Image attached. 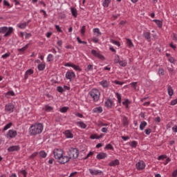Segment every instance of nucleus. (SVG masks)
I'll return each instance as SVG.
<instances>
[{
  "label": "nucleus",
  "mask_w": 177,
  "mask_h": 177,
  "mask_svg": "<svg viewBox=\"0 0 177 177\" xmlns=\"http://www.w3.org/2000/svg\"><path fill=\"white\" fill-rule=\"evenodd\" d=\"M54 158L59 164H66L68 162L67 156H63V151L61 149H55L53 151Z\"/></svg>",
  "instance_id": "nucleus-1"
},
{
  "label": "nucleus",
  "mask_w": 177,
  "mask_h": 177,
  "mask_svg": "<svg viewBox=\"0 0 177 177\" xmlns=\"http://www.w3.org/2000/svg\"><path fill=\"white\" fill-rule=\"evenodd\" d=\"M42 131H44V124L42 123H35L29 128V134L30 136H35L42 133Z\"/></svg>",
  "instance_id": "nucleus-2"
},
{
  "label": "nucleus",
  "mask_w": 177,
  "mask_h": 177,
  "mask_svg": "<svg viewBox=\"0 0 177 177\" xmlns=\"http://www.w3.org/2000/svg\"><path fill=\"white\" fill-rule=\"evenodd\" d=\"M68 161L73 158V160H75L78 158V156H80V151L77 148H70L68 151Z\"/></svg>",
  "instance_id": "nucleus-3"
},
{
  "label": "nucleus",
  "mask_w": 177,
  "mask_h": 177,
  "mask_svg": "<svg viewBox=\"0 0 177 177\" xmlns=\"http://www.w3.org/2000/svg\"><path fill=\"white\" fill-rule=\"evenodd\" d=\"M88 95L93 99V102H97L100 97V91L97 88H93L88 93Z\"/></svg>",
  "instance_id": "nucleus-4"
},
{
  "label": "nucleus",
  "mask_w": 177,
  "mask_h": 177,
  "mask_svg": "<svg viewBox=\"0 0 177 177\" xmlns=\"http://www.w3.org/2000/svg\"><path fill=\"white\" fill-rule=\"evenodd\" d=\"M12 32H13V28L12 27H10L9 28L6 26L0 28V34H4V37H9Z\"/></svg>",
  "instance_id": "nucleus-5"
},
{
  "label": "nucleus",
  "mask_w": 177,
  "mask_h": 177,
  "mask_svg": "<svg viewBox=\"0 0 177 177\" xmlns=\"http://www.w3.org/2000/svg\"><path fill=\"white\" fill-rule=\"evenodd\" d=\"M15 111V105L12 103H8L5 106V111L7 113H13Z\"/></svg>",
  "instance_id": "nucleus-6"
},
{
  "label": "nucleus",
  "mask_w": 177,
  "mask_h": 177,
  "mask_svg": "<svg viewBox=\"0 0 177 177\" xmlns=\"http://www.w3.org/2000/svg\"><path fill=\"white\" fill-rule=\"evenodd\" d=\"M136 167L138 171H142L146 168V163L143 160H141L136 163Z\"/></svg>",
  "instance_id": "nucleus-7"
},
{
  "label": "nucleus",
  "mask_w": 177,
  "mask_h": 177,
  "mask_svg": "<svg viewBox=\"0 0 177 177\" xmlns=\"http://www.w3.org/2000/svg\"><path fill=\"white\" fill-rule=\"evenodd\" d=\"M91 54L95 56V57H97V59H100V60H104V56L100 54L99 52L96 51V50H92Z\"/></svg>",
  "instance_id": "nucleus-8"
},
{
  "label": "nucleus",
  "mask_w": 177,
  "mask_h": 177,
  "mask_svg": "<svg viewBox=\"0 0 177 177\" xmlns=\"http://www.w3.org/2000/svg\"><path fill=\"white\" fill-rule=\"evenodd\" d=\"M15 136H17V131L15 130H9L7 133V138L8 139H13Z\"/></svg>",
  "instance_id": "nucleus-9"
},
{
  "label": "nucleus",
  "mask_w": 177,
  "mask_h": 177,
  "mask_svg": "<svg viewBox=\"0 0 177 177\" xmlns=\"http://www.w3.org/2000/svg\"><path fill=\"white\" fill-rule=\"evenodd\" d=\"M104 104L106 109H111L114 106V101H113L111 99H107L105 101Z\"/></svg>",
  "instance_id": "nucleus-10"
},
{
  "label": "nucleus",
  "mask_w": 177,
  "mask_h": 177,
  "mask_svg": "<svg viewBox=\"0 0 177 177\" xmlns=\"http://www.w3.org/2000/svg\"><path fill=\"white\" fill-rule=\"evenodd\" d=\"M66 78L71 81L73 78H75V73L73 71H68L66 73Z\"/></svg>",
  "instance_id": "nucleus-11"
},
{
  "label": "nucleus",
  "mask_w": 177,
  "mask_h": 177,
  "mask_svg": "<svg viewBox=\"0 0 177 177\" xmlns=\"http://www.w3.org/2000/svg\"><path fill=\"white\" fill-rule=\"evenodd\" d=\"M20 150V146L19 145H12L8 148V151H19Z\"/></svg>",
  "instance_id": "nucleus-12"
},
{
  "label": "nucleus",
  "mask_w": 177,
  "mask_h": 177,
  "mask_svg": "<svg viewBox=\"0 0 177 177\" xmlns=\"http://www.w3.org/2000/svg\"><path fill=\"white\" fill-rule=\"evenodd\" d=\"M107 156L108 155L106 153L101 152L97 155L96 158L97 160H104V158H107Z\"/></svg>",
  "instance_id": "nucleus-13"
},
{
  "label": "nucleus",
  "mask_w": 177,
  "mask_h": 177,
  "mask_svg": "<svg viewBox=\"0 0 177 177\" xmlns=\"http://www.w3.org/2000/svg\"><path fill=\"white\" fill-rule=\"evenodd\" d=\"M142 37L148 41V42H150L151 41V33L150 32H145L142 35Z\"/></svg>",
  "instance_id": "nucleus-14"
},
{
  "label": "nucleus",
  "mask_w": 177,
  "mask_h": 177,
  "mask_svg": "<svg viewBox=\"0 0 177 177\" xmlns=\"http://www.w3.org/2000/svg\"><path fill=\"white\" fill-rule=\"evenodd\" d=\"M88 171H89L91 175H93V176H97L100 174H103V171H102V170H94L92 169H89Z\"/></svg>",
  "instance_id": "nucleus-15"
},
{
  "label": "nucleus",
  "mask_w": 177,
  "mask_h": 177,
  "mask_svg": "<svg viewBox=\"0 0 177 177\" xmlns=\"http://www.w3.org/2000/svg\"><path fill=\"white\" fill-rule=\"evenodd\" d=\"M100 85L104 88H108L110 86V82L103 80L100 82Z\"/></svg>",
  "instance_id": "nucleus-16"
},
{
  "label": "nucleus",
  "mask_w": 177,
  "mask_h": 177,
  "mask_svg": "<svg viewBox=\"0 0 177 177\" xmlns=\"http://www.w3.org/2000/svg\"><path fill=\"white\" fill-rule=\"evenodd\" d=\"M64 133L66 138H67L68 139H73V138H74V135L71 133V131L70 130L65 131Z\"/></svg>",
  "instance_id": "nucleus-17"
},
{
  "label": "nucleus",
  "mask_w": 177,
  "mask_h": 177,
  "mask_svg": "<svg viewBox=\"0 0 177 177\" xmlns=\"http://www.w3.org/2000/svg\"><path fill=\"white\" fill-rule=\"evenodd\" d=\"M109 167H115L117 165H120V160L118 159H115L114 160H112L109 163Z\"/></svg>",
  "instance_id": "nucleus-18"
},
{
  "label": "nucleus",
  "mask_w": 177,
  "mask_h": 177,
  "mask_svg": "<svg viewBox=\"0 0 177 177\" xmlns=\"http://www.w3.org/2000/svg\"><path fill=\"white\" fill-rule=\"evenodd\" d=\"M93 113L100 114V113H103V108L102 106L95 107L93 109Z\"/></svg>",
  "instance_id": "nucleus-19"
},
{
  "label": "nucleus",
  "mask_w": 177,
  "mask_h": 177,
  "mask_svg": "<svg viewBox=\"0 0 177 177\" xmlns=\"http://www.w3.org/2000/svg\"><path fill=\"white\" fill-rule=\"evenodd\" d=\"M32 74H34V70L28 69V71H26L24 75L25 80H27L28 78V76L32 75Z\"/></svg>",
  "instance_id": "nucleus-20"
},
{
  "label": "nucleus",
  "mask_w": 177,
  "mask_h": 177,
  "mask_svg": "<svg viewBox=\"0 0 177 177\" xmlns=\"http://www.w3.org/2000/svg\"><path fill=\"white\" fill-rule=\"evenodd\" d=\"M122 121L124 127L129 125L128 118L125 115L122 116Z\"/></svg>",
  "instance_id": "nucleus-21"
},
{
  "label": "nucleus",
  "mask_w": 177,
  "mask_h": 177,
  "mask_svg": "<svg viewBox=\"0 0 177 177\" xmlns=\"http://www.w3.org/2000/svg\"><path fill=\"white\" fill-rule=\"evenodd\" d=\"M28 23L29 21L28 22H24V23H20L19 24H17V27H19V28H21V30L26 28V27H27V26H28Z\"/></svg>",
  "instance_id": "nucleus-22"
},
{
  "label": "nucleus",
  "mask_w": 177,
  "mask_h": 177,
  "mask_svg": "<svg viewBox=\"0 0 177 177\" xmlns=\"http://www.w3.org/2000/svg\"><path fill=\"white\" fill-rule=\"evenodd\" d=\"M71 12L73 17H77V16H78V12H77V9L75 8L71 7Z\"/></svg>",
  "instance_id": "nucleus-23"
},
{
  "label": "nucleus",
  "mask_w": 177,
  "mask_h": 177,
  "mask_svg": "<svg viewBox=\"0 0 177 177\" xmlns=\"http://www.w3.org/2000/svg\"><path fill=\"white\" fill-rule=\"evenodd\" d=\"M30 44H27L25 46H24L21 48H18V52H20L21 53H24V52H26V50H27V49H28V46Z\"/></svg>",
  "instance_id": "nucleus-24"
},
{
  "label": "nucleus",
  "mask_w": 177,
  "mask_h": 177,
  "mask_svg": "<svg viewBox=\"0 0 177 177\" xmlns=\"http://www.w3.org/2000/svg\"><path fill=\"white\" fill-rule=\"evenodd\" d=\"M167 92L168 95L171 97L174 95V89L172 88V86H167Z\"/></svg>",
  "instance_id": "nucleus-25"
},
{
  "label": "nucleus",
  "mask_w": 177,
  "mask_h": 177,
  "mask_svg": "<svg viewBox=\"0 0 177 177\" xmlns=\"http://www.w3.org/2000/svg\"><path fill=\"white\" fill-rule=\"evenodd\" d=\"M76 125H78L82 129H85V128H86V124L84 123V122H77Z\"/></svg>",
  "instance_id": "nucleus-26"
},
{
  "label": "nucleus",
  "mask_w": 177,
  "mask_h": 177,
  "mask_svg": "<svg viewBox=\"0 0 177 177\" xmlns=\"http://www.w3.org/2000/svg\"><path fill=\"white\" fill-rule=\"evenodd\" d=\"M110 3H111V0H104L102 6L104 8H109V5H110Z\"/></svg>",
  "instance_id": "nucleus-27"
},
{
  "label": "nucleus",
  "mask_w": 177,
  "mask_h": 177,
  "mask_svg": "<svg viewBox=\"0 0 177 177\" xmlns=\"http://www.w3.org/2000/svg\"><path fill=\"white\" fill-rule=\"evenodd\" d=\"M146 127H147V122L146 121L142 122L140 124V131H143V129H145V128H146Z\"/></svg>",
  "instance_id": "nucleus-28"
},
{
  "label": "nucleus",
  "mask_w": 177,
  "mask_h": 177,
  "mask_svg": "<svg viewBox=\"0 0 177 177\" xmlns=\"http://www.w3.org/2000/svg\"><path fill=\"white\" fill-rule=\"evenodd\" d=\"M44 110H45V111H47L49 113L50 111H53V106H49V104L45 105Z\"/></svg>",
  "instance_id": "nucleus-29"
},
{
  "label": "nucleus",
  "mask_w": 177,
  "mask_h": 177,
  "mask_svg": "<svg viewBox=\"0 0 177 177\" xmlns=\"http://www.w3.org/2000/svg\"><path fill=\"white\" fill-rule=\"evenodd\" d=\"M153 21H154V23H156V24H157V26L159 28H162V21H161L158 19H154Z\"/></svg>",
  "instance_id": "nucleus-30"
},
{
  "label": "nucleus",
  "mask_w": 177,
  "mask_h": 177,
  "mask_svg": "<svg viewBox=\"0 0 177 177\" xmlns=\"http://www.w3.org/2000/svg\"><path fill=\"white\" fill-rule=\"evenodd\" d=\"M39 71H44L45 70V64H39L37 65Z\"/></svg>",
  "instance_id": "nucleus-31"
},
{
  "label": "nucleus",
  "mask_w": 177,
  "mask_h": 177,
  "mask_svg": "<svg viewBox=\"0 0 177 177\" xmlns=\"http://www.w3.org/2000/svg\"><path fill=\"white\" fill-rule=\"evenodd\" d=\"M119 64L121 67H127L128 62H127V60H120V62H119Z\"/></svg>",
  "instance_id": "nucleus-32"
},
{
  "label": "nucleus",
  "mask_w": 177,
  "mask_h": 177,
  "mask_svg": "<svg viewBox=\"0 0 177 177\" xmlns=\"http://www.w3.org/2000/svg\"><path fill=\"white\" fill-rule=\"evenodd\" d=\"M127 44L129 48H133V43H132V40H131V39H127Z\"/></svg>",
  "instance_id": "nucleus-33"
},
{
  "label": "nucleus",
  "mask_w": 177,
  "mask_h": 177,
  "mask_svg": "<svg viewBox=\"0 0 177 177\" xmlns=\"http://www.w3.org/2000/svg\"><path fill=\"white\" fill-rule=\"evenodd\" d=\"M40 157H41V158H46V156H48V153H46V152H45V151H41L39 153Z\"/></svg>",
  "instance_id": "nucleus-34"
},
{
  "label": "nucleus",
  "mask_w": 177,
  "mask_h": 177,
  "mask_svg": "<svg viewBox=\"0 0 177 177\" xmlns=\"http://www.w3.org/2000/svg\"><path fill=\"white\" fill-rule=\"evenodd\" d=\"M120 61L121 60H120V55H115V59L113 60L115 64H117L120 63Z\"/></svg>",
  "instance_id": "nucleus-35"
},
{
  "label": "nucleus",
  "mask_w": 177,
  "mask_h": 177,
  "mask_svg": "<svg viewBox=\"0 0 177 177\" xmlns=\"http://www.w3.org/2000/svg\"><path fill=\"white\" fill-rule=\"evenodd\" d=\"M131 147H133V149H136V146H138V142L136 141H132L129 143Z\"/></svg>",
  "instance_id": "nucleus-36"
},
{
  "label": "nucleus",
  "mask_w": 177,
  "mask_h": 177,
  "mask_svg": "<svg viewBox=\"0 0 177 177\" xmlns=\"http://www.w3.org/2000/svg\"><path fill=\"white\" fill-rule=\"evenodd\" d=\"M13 125V123L12 122H9L8 124H7L4 127H3V131H8V129H9V128H10V127H12Z\"/></svg>",
  "instance_id": "nucleus-37"
},
{
  "label": "nucleus",
  "mask_w": 177,
  "mask_h": 177,
  "mask_svg": "<svg viewBox=\"0 0 177 177\" xmlns=\"http://www.w3.org/2000/svg\"><path fill=\"white\" fill-rule=\"evenodd\" d=\"M68 110V106H64V107L59 109L60 113H67Z\"/></svg>",
  "instance_id": "nucleus-38"
},
{
  "label": "nucleus",
  "mask_w": 177,
  "mask_h": 177,
  "mask_svg": "<svg viewBox=\"0 0 177 177\" xmlns=\"http://www.w3.org/2000/svg\"><path fill=\"white\" fill-rule=\"evenodd\" d=\"M104 149L106 150H114V147L111 144H108L105 146Z\"/></svg>",
  "instance_id": "nucleus-39"
},
{
  "label": "nucleus",
  "mask_w": 177,
  "mask_h": 177,
  "mask_svg": "<svg viewBox=\"0 0 177 177\" xmlns=\"http://www.w3.org/2000/svg\"><path fill=\"white\" fill-rule=\"evenodd\" d=\"M72 68H74V70H76L77 71H81V68H80V66H77L74 64H72Z\"/></svg>",
  "instance_id": "nucleus-40"
},
{
  "label": "nucleus",
  "mask_w": 177,
  "mask_h": 177,
  "mask_svg": "<svg viewBox=\"0 0 177 177\" xmlns=\"http://www.w3.org/2000/svg\"><path fill=\"white\" fill-rule=\"evenodd\" d=\"M6 96H15V94L13 91H10L6 93Z\"/></svg>",
  "instance_id": "nucleus-41"
},
{
  "label": "nucleus",
  "mask_w": 177,
  "mask_h": 177,
  "mask_svg": "<svg viewBox=\"0 0 177 177\" xmlns=\"http://www.w3.org/2000/svg\"><path fill=\"white\" fill-rule=\"evenodd\" d=\"M47 62H53V55L49 54L47 57Z\"/></svg>",
  "instance_id": "nucleus-42"
},
{
  "label": "nucleus",
  "mask_w": 177,
  "mask_h": 177,
  "mask_svg": "<svg viewBox=\"0 0 177 177\" xmlns=\"http://www.w3.org/2000/svg\"><path fill=\"white\" fill-rule=\"evenodd\" d=\"M57 92H59V93H63V92H64V88H63V87L59 86L57 87Z\"/></svg>",
  "instance_id": "nucleus-43"
},
{
  "label": "nucleus",
  "mask_w": 177,
  "mask_h": 177,
  "mask_svg": "<svg viewBox=\"0 0 177 177\" xmlns=\"http://www.w3.org/2000/svg\"><path fill=\"white\" fill-rule=\"evenodd\" d=\"M10 56V53L8 52L3 55L1 56V58L5 59H8V57H9Z\"/></svg>",
  "instance_id": "nucleus-44"
},
{
  "label": "nucleus",
  "mask_w": 177,
  "mask_h": 177,
  "mask_svg": "<svg viewBox=\"0 0 177 177\" xmlns=\"http://www.w3.org/2000/svg\"><path fill=\"white\" fill-rule=\"evenodd\" d=\"M168 61L171 63L172 64H175V62H176V60L175 59V58H174V57H170L168 59Z\"/></svg>",
  "instance_id": "nucleus-45"
},
{
  "label": "nucleus",
  "mask_w": 177,
  "mask_h": 177,
  "mask_svg": "<svg viewBox=\"0 0 177 177\" xmlns=\"http://www.w3.org/2000/svg\"><path fill=\"white\" fill-rule=\"evenodd\" d=\"M98 127H109V124L103 123L102 122H99L97 124Z\"/></svg>",
  "instance_id": "nucleus-46"
},
{
  "label": "nucleus",
  "mask_w": 177,
  "mask_h": 177,
  "mask_svg": "<svg viewBox=\"0 0 177 177\" xmlns=\"http://www.w3.org/2000/svg\"><path fill=\"white\" fill-rule=\"evenodd\" d=\"M86 28V26H83L80 30V32L82 34V35H85V30Z\"/></svg>",
  "instance_id": "nucleus-47"
},
{
  "label": "nucleus",
  "mask_w": 177,
  "mask_h": 177,
  "mask_svg": "<svg viewBox=\"0 0 177 177\" xmlns=\"http://www.w3.org/2000/svg\"><path fill=\"white\" fill-rule=\"evenodd\" d=\"M115 95L117 97L118 103H121V94L116 93Z\"/></svg>",
  "instance_id": "nucleus-48"
},
{
  "label": "nucleus",
  "mask_w": 177,
  "mask_h": 177,
  "mask_svg": "<svg viewBox=\"0 0 177 177\" xmlns=\"http://www.w3.org/2000/svg\"><path fill=\"white\" fill-rule=\"evenodd\" d=\"M130 85L133 88V89H136L138 82H133L130 84Z\"/></svg>",
  "instance_id": "nucleus-49"
},
{
  "label": "nucleus",
  "mask_w": 177,
  "mask_h": 177,
  "mask_svg": "<svg viewBox=\"0 0 177 177\" xmlns=\"http://www.w3.org/2000/svg\"><path fill=\"white\" fill-rule=\"evenodd\" d=\"M94 152L93 151H90L87 156L84 158V160H87V158H89V157H91V156H93Z\"/></svg>",
  "instance_id": "nucleus-50"
},
{
  "label": "nucleus",
  "mask_w": 177,
  "mask_h": 177,
  "mask_svg": "<svg viewBox=\"0 0 177 177\" xmlns=\"http://www.w3.org/2000/svg\"><path fill=\"white\" fill-rule=\"evenodd\" d=\"M111 42L114 45H116V46H121V44H120V41H117L115 40H112Z\"/></svg>",
  "instance_id": "nucleus-51"
},
{
  "label": "nucleus",
  "mask_w": 177,
  "mask_h": 177,
  "mask_svg": "<svg viewBox=\"0 0 177 177\" xmlns=\"http://www.w3.org/2000/svg\"><path fill=\"white\" fill-rule=\"evenodd\" d=\"M40 13H43L44 19L48 17V14H46V11H45V10H41Z\"/></svg>",
  "instance_id": "nucleus-52"
},
{
  "label": "nucleus",
  "mask_w": 177,
  "mask_h": 177,
  "mask_svg": "<svg viewBox=\"0 0 177 177\" xmlns=\"http://www.w3.org/2000/svg\"><path fill=\"white\" fill-rule=\"evenodd\" d=\"M171 106H175L177 104V98L175 100H173L170 102Z\"/></svg>",
  "instance_id": "nucleus-53"
},
{
  "label": "nucleus",
  "mask_w": 177,
  "mask_h": 177,
  "mask_svg": "<svg viewBox=\"0 0 177 177\" xmlns=\"http://www.w3.org/2000/svg\"><path fill=\"white\" fill-rule=\"evenodd\" d=\"M165 158H167V156H165V155H161L158 157V160H165Z\"/></svg>",
  "instance_id": "nucleus-54"
},
{
  "label": "nucleus",
  "mask_w": 177,
  "mask_h": 177,
  "mask_svg": "<svg viewBox=\"0 0 177 177\" xmlns=\"http://www.w3.org/2000/svg\"><path fill=\"white\" fill-rule=\"evenodd\" d=\"M93 32H96L98 35H102V32H100L99 28H94Z\"/></svg>",
  "instance_id": "nucleus-55"
},
{
  "label": "nucleus",
  "mask_w": 177,
  "mask_h": 177,
  "mask_svg": "<svg viewBox=\"0 0 177 177\" xmlns=\"http://www.w3.org/2000/svg\"><path fill=\"white\" fill-rule=\"evenodd\" d=\"M87 70L88 71H92V70H93V65H91V64L88 65Z\"/></svg>",
  "instance_id": "nucleus-56"
},
{
  "label": "nucleus",
  "mask_w": 177,
  "mask_h": 177,
  "mask_svg": "<svg viewBox=\"0 0 177 177\" xmlns=\"http://www.w3.org/2000/svg\"><path fill=\"white\" fill-rule=\"evenodd\" d=\"M145 132L146 133V135H150V133H151V129H147L145 130Z\"/></svg>",
  "instance_id": "nucleus-57"
},
{
  "label": "nucleus",
  "mask_w": 177,
  "mask_h": 177,
  "mask_svg": "<svg viewBox=\"0 0 177 177\" xmlns=\"http://www.w3.org/2000/svg\"><path fill=\"white\" fill-rule=\"evenodd\" d=\"M37 155H38V152H35L30 155V158H35V157H37Z\"/></svg>",
  "instance_id": "nucleus-58"
},
{
  "label": "nucleus",
  "mask_w": 177,
  "mask_h": 177,
  "mask_svg": "<svg viewBox=\"0 0 177 177\" xmlns=\"http://www.w3.org/2000/svg\"><path fill=\"white\" fill-rule=\"evenodd\" d=\"M158 74H160V75H164V69L163 68H159L158 69Z\"/></svg>",
  "instance_id": "nucleus-59"
},
{
  "label": "nucleus",
  "mask_w": 177,
  "mask_h": 177,
  "mask_svg": "<svg viewBox=\"0 0 177 177\" xmlns=\"http://www.w3.org/2000/svg\"><path fill=\"white\" fill-rule=\"evenodd\" d=\"M3 5L4 6H10V3H9V1H6V0H3Z\"/></svg>",
  "instance_id": "nucleus-60"
},
{
  "label": "nucleus",
  "mask_w": 177,
  "mask_h": 177,
  "mask_svg": "<svg viewBox=\"0 0 177 177\" xmlns=\"http://www.w3.org/2000/svg\"><path fill=\"white\" fill-rule=\"evenodd\" d=\"M55 28L58 32H62V28H60L59 25H55Z\"/></svg>",
  "instance_id": "nucleus-61"
},
{
  "label": "nucleus",
  "mask_w": 177,
  "mask_h": 177,
  "mask_svg": "<svg viewBox=\"0 0 177 177\" xmlns=\"http://www.w3.org/2000/svg\"><path fill=\"white\" fill-rule=\"evenodd\" d=\"M101 131L102 132H104V133H107V132H109V129L106 127H103L102 129H101Z\"/></svg>",
  "instance_id": "nucleus-62"
},
{
  "label": "nucleus",
  "mask_w": 177,
  "mask_h": 177,
  "mask_svg": "<svg viewBox=\"0 0 177 177\" xmlns=\"http://www.w3.org/2000/svg\"><path fill=\"white\" fill-rule=\"evenodd\" d=\"M21 174L24 175V177H27V171H26V170H21Z\"/></svg>",
  "instance_id": "nucleus-63"
},
{
  "label": "nucleus",
  "mask_w": 177,
  "mask_h": 177,
  "mask_svg": "<svg viewBox=\"0 0 177 177\" xmlns=\"http://www.w3.org/2000/svg\"><path fill=\"white\" fill-rule=\"evenodd\" d=\"M172 177H177V169L174 170L172 173Z\"/></svg>",
  "instance_id": "nucleus-64"
}]
</instances>
